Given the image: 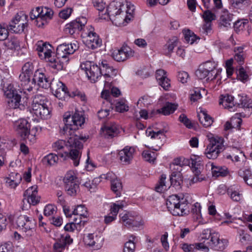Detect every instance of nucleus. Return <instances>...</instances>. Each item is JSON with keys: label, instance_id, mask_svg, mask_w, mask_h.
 <instances>
[{"label": "nucleus", "instance_id": "1", "mask_svg": "<svg viewBox=\"0 0 252 252\" xmlns=\"http://www.w3.org/2000/svg\"><path fill=\"white\" fill-rule=\"evenodd\" d=\"M64 126L63 128V134L68 136L67 142L63 140H59L52 144V148L55 151L62 150L65 146L68 148L69 152L65 153L67 157L72 161L75 166L79 164L80 159L82 155L83 145L80 140L84 139L80 137L75 132L79 126L85 122V118L82 113L76 111L73 115H64L63 118Z\"/></svg>", "mask_w": 252, "mask_h": 252}, {"label": "nucleus", "instance_id": "2", "mask_svg": "<svg viewBox=\"0 0 252 252\" xmlns=\"http://www.w3.org/2000/svg\"><path fill=\"white\" fill-rule=\"evenodd\" d=\"M167 207L173 216H183L189 212V203L183 197L172 195L166 201Z\"/></svg>", "mask_w": 252, "mask_h": 252}, {"label": "nucleus", "instance_id": "3", "mask_svg": "<svg viewBox=\"0 0 252 252\" xmlns=\"http://www.w3.org/2000/svg\"><path fill=\"white\" fill-rule=\"evenodd\" d=\"M47 99L42 95H37L33 99L32 103L29 109L30 112L37 118L47 119L50 118V110Z\"/></svg>", "mask_w": 252, "mask_h": 252}, {"label": "nucleus", "instance_id": "4", "mask_svg": "<svg viewBox=\"0 0 252 252\" xmlns=\"http://www.w3.org/2000/svg\"><path fill=\"white\" fill-rule=\"evenodd\" d=\"M209 143L205 151V154L209 159L217 158L224 150V139L221 137L214 136L209 138Z\"/></svg>", "mask_w": 252, "mask_h": 252}, {"label": "nucleus", "instance_id": "5", "mask_svg": "<svg viewBox=\"0 0 252 252\" xmlns=\"http://www.w3.org/2000/svg\"><path fill=\"white\" fill-rule=\"evenodd\" d=\"M17 226L21 228L28 237L34 234L35 221L31 215H20L16 220Z\"/></svg>", "mask_w": 252, "mask_h": 252}, {"label": "nucleus", "instance_id": "6", "mask_svg": "<svg viewBox=\"0 0 252 252\" xmlns=\"http://www.w3.org/2000/svg\"><path fill=\"white\" fill-rule=\"evenodd\" d=\"M63 181L66 193L71 196H76L79 190V186L75 172L71 170L68 171L65 174Z\"/></svg>", "mask_w": 252, "mask_h": 252}, {"label": "nucleus", "instance_id": "7", "mask_svg": "<svg viewBox=\"0 0 252 252\" xmlns=\"http://www.w3.org/2000/svg\"><path fill=\"white\" fill-rule=\"evenodd\" d=\"M4 95L6 97L7 107L9 109H17L23 110L25 106L21 103V96L18 94L17 91L9 86L4 92Z\"/></svg>", "mask_w": 252, "mask_h": 252}, {"label": "nucleus", "instance_id": "8", "mask_svg": "<svg viewBox=\"0 0 252 252\" xmlns=\"http://www.w3.org/2000/svg\"><path fill=\"white\" fill-rule=\"evenodd\" d=\"M134 7V5H131V7L126 11H123L116 14L111 13V15L113 16L111 22L113 24L117 27L126 26L133 18Z\"/></svg>", "mask_w": 252, "mask_h": 252}, {"label": "nucleus", "instance_id": "9", "mask_svg": "<svg viewBox=\"0 0 252 252\" xmlns=\"http://www.w3.org/2000/svg\"><path fill=\"white\" fill-rule=\"evenodd\" d=\"M28 26L27 16L21 12L18 13L12 18L8 27L9 31L16 33L24 32V29Z\"/></svg>", "mask_w": 252, "mask_h": 252}, {"label": "nucleus", "instance_id": "10", "mask_svg": "<svg viewBox=\"0 0 252 252\" xmlns=\"http://www.w3.org/2000/svg\"><path fill=\"white\" fill-rule=\"evenodd\" d=\"M80 68L84 70L88 78L92 82H95L101 76V72L100 67L94 63L86 61L81 63Z\"/></svg>", "mask_w": 252, "mask_h": 252}, {"label": "nucleus", "instance_id": "11", "mask_svg": "<svg viewBox=\"0 0 252 252\" xmlns=\"http://www.w3.org/2000/svg\"><path fill=\"white\" fill-rule=\"evenodd\" d=\"M189 165L191 168L194 176L191 179L193 183L200 182L205 179V176L201 174V170L203 168L202 161L199 157L193 155L189 159Z\"/></svg>", "mask_w": 252, "mask_h": 252}, {"label": "nucleus", "instance_id": "12", "mask_svg": "<svg viewBox=\"0 0 252 252\" xmlns=\"http://www.w3.org/2000/svg\"><path fill=\"white\" fill-rule=\"evenodd\" d=\"M79 48V44L77 41L70 43H63L59 45L56 49L57 56L69 61L68 56L73 54Z\"/></svg>", "mask_w": 252, "mask_h": 252}, {"label": "nucleus", "instance_id": "13", "mask_svg": "<svg viewBox=\"0 0 252 252\" xmlns=\"http://www.w3.org/2000/svg\"><path fill=\"white\" fill-rule=\"evenodd\" d=\"M228 241L226 239L220 238V235L217 232L212 233L210 240L207 242L203 241L202 243L205 244L208 248L210 247L216 251H221L223 250L227 245Z\"/></svg>", "mask_w": 252, "mask_h": 252}, {"label": "nucleus", "instance_id": "14", "mask_svg": "<svg viewBox=\"0 0 252 252\" xmlns=\"http://www.w3.org/2000/svg\"><path fill=\"white\" fill-rule=\"evenodd\" d=\"M49 87L55 96L59 99H64L66 96L70 95L65 85L58 79H53L50 83Z\"/></svg>", "mask_w": 252, "mask_h": 252}, {"label": "nucleus", "instance_id": "15", "mask_svg": "<svg viewBox=\"0 0 252 252\" xmlns=\"http://www.w3.org/2000/svg\"><path fill=\"white\" fill-rule=\"evenodd\" d=\"M85 34H86V36L83 41L89 48L94 49L100 46L101 41L94 32V29L93 27L90 26V28Z\"/></svg>", "mask_w": 252, "mask_h": 252}, {"label": "nucleus", "instance_id": "16", "mask_svg": "<svg viewBox=\"0 0 252 252\" xmlns=\"http://www.w3.org/2000/svg\"><path fill=\"white\" fill-rule=\"evenodd\" d=\"M51 82L45 70L37 69L34 73L31 83L34 86L37 84L38 86L47 89L49 87Z\"/></svg>", "mask_w": 252, "mask_h": 252}, {"label": "nucleus", "instance_id": "17", "mask_svg": "<svg viewBox=\"0 0 252 252\" xmlns=\"http://www.w3.org/2000/svg\"><path fill=\"white\" fill-rule=\"evenodd\" d=\"M30 124L25 119H20L14 123V128L21 137L24 139L29 138Z\"/></svg>", "mask_w": 252, "mask_h": 252}, {"label": "nucleus", "instance_id": "18", "mask_svg": "<svg viewBox=\"0 0 252 252\" xmlns=\"http://www.w3.org/2000/svg\"><path fill=\"white\" fill-rule=\"evenodd\" d=\"M134 52L128 46H123L120 49L115 50L112 53V57L117 62H123L133 57Z\"/></svg>", "mask_w": 252, "mask_h": 252}, {"label": "nucleus", "instance_id": "19", "mask_svg": "<svg viewBox=\"0 0 252 252\" xmlns=\"http://www.w3.org/2000/svg\"><path fill=\"white\" fill-rule=\"evenodd\" d=\"M146 134L147 136L150 137L152 139L156 140V147H152V149L158 151L163 144L162 141L165 139V135L163 130L154 131L151 128H148L146 131Z\"/></svg>", "mask_w": 252, "mask_h": 252}, {"label": "nucleus", "instance_id": "20", "mask_svg": "<svg viewBox=\"0 0 252 252\" xmlns=\"http://www.w3.org/2000/svg\"><path fill=\"white\" fill-rule=\"evenodd\" d=\"M86 22V19L84 17L78 18L70 23L66 24L64 31L66 33H68L72 35L75 33L81 31L85 26Z\"/></svg>", "mask_w": 252, "mask_h": 252}, {"label": "nucleus", "instance_id": "21", "mask_svg": "<svg viewBox=\"0 0 252 252\" xmlns=\"http://www.w3.org/2000/svg\"><path fill=\"white\" fill-rule=\"evenodd\" d=\"M37 192L36 185L29 188L24 193V200H26L30 205H36L40 199V197L37 195Z\"/></svg>", "mask_w": 252, "mask_h": 252}, {"label": "nucleus", "instance_id": "22", "mask_svg": "<svg viewBox=\"0 0 252 252\" xmlns=\"http://www.w3.org/2000/svg\"><path fill=\"white\" fill-rule=\"evenodd\" d=\"M121 220L126 226L137 227L140 225L138 221L139 218L135 213L126 212L124 215H120Z\"/></svg>", "mask_w": 252, "mask_h": 252}, {"label": "nucleus", "instance_id": "23", "mask_svg": "<svg viewBox=\"0 0 252 252\" xmlns=\"http://www.w3.org/2000/svg\"><path fill=\"white\" fill-rule=\"evenodd\" d=\"M73 240L67 233L61 234L54 244V249L56 252H62L66 245L72 243Z\"/></svg>", "mask_w": 252, "mask_h": 252}, {"label": "nucleus", "instance_id": "24", "mask_svg": "<svg viewBox=\"0 0 252 252\" xmlns=\"http://www.w3.org/2000/svg\"><path fill=\"white\" fill-rule=\"evenodd\" d=\"M49 65L52 68L60 71L63 70L68 62L67 60L62 59L58 56L49 57L47 60Z\"/></svg>", "mask_w": 252, "mask_h": 252}, {"label": "nucleus", "instance_id": "25", "mask_svg": "<svg viewBox=\"0 0 252 252\" xmlns=\"http://www.w3.org/2000/svg\"><path fill=\"white\" fill-rule=\"evenodd\" d=\"M84 241L87 245L95 250L101 247L103 238L97 235L94 236L93 234H89L85 238Z\"/></svg>", "mask_w": 252, "mask_h": 252}, {"label": "nucleus", "instance_id": "26", "mask_svg": "<svg viewBox=\"0 0 252 252\" xmlns=\"http://www.w3.org/2000/svg\"><path fill=\"white\" fill-rule=\"evenodd\" d=\"M134 152L135 149L133 147L126 146L119 152V159L125 164H129L133 158Z\"/></svg>", "mask_w": 252, "mask_h": 252}, {"label": "nucleus", "instance_id": "27", "mask_svg": "<svg viewBox=\"0 0 252 252\" xmlns=\"http://www.w3.org/2000/svg\"><path fill=\"white\" fill-rule=\"evenodd\" d=\"M36 50L38 51L40 57H43L45 59L47 60L52 55V47L50 44L40 41L36 43Z\"/></svg>", "mask_w": 252, "mask_h": 252}, {"label": "nucleus", "instance_id": "28", "mask_svg": "<svg viewBox=\"0 0 252 252\" xmlns=\"http://www.w3.org/2000/svg\"><path fill=\"white\" fill-rule=\"evenodd\" d=\"M22 177L16 172H11L8 176L5 178V184L11 189H15L21 183Z\"/></svg>", "mask_w": 252, "mask_h": 252}, {"label": "nucleus", "instance_id": "29", "mask_svg": "<svg viewBox=\"0 0 252 252\" xmlns=\"http://www.w3.org/2000/svg\"><path fill=\"white\" fill-rule=\"evenodd\" d=\"M132 4H128L126 0H114L111 2V13L116 14L123 11H126Z\"/></svg>", "mask_w": 252, "mask_h": 252}, {"label": "nucleus", "instance_id": "30", "mask_svg": "<svg viewBox=\"0 0 252 252\" xmlns=\"http://www.w3.org/2000/svg\"><path fill=\"white\" fill-rule=\"evenodd\" d=\"M31 75H30L28 74H26L21 72L20 74L19 75V78L21 82V85L22 87V91L25 94L28 93L27 92L30 93L32 90L33 85H32L31 80Z\"/></svg>", "mask_w": 252, "mask_h": 252}, {"label": "nucleus", "instance_id": "31", "mask_svg": "<svg viewBox=\"0 0 252 252\" xmlns=\"http://www.w3.org/2000/svg\"><path fill=\"white\" fill-rule=\"evenodd\" d=\"M156 77L159 85L165 90H167L170 87V80L167 78V72L163 69H158L156 71Z\"/></svg>", "mask_w": 252, "mask_h": 252}, {"label": "nucleus", "instance_id": "32", "mask_svg": "<svg viewBox=\"0 0 252 252\" xmlns=\"http://www.w3.org/2000/svg\"><path fill=\"white\" fill-rule=\"evenodd\" d=\"M182 249L184 252H196L198 250H201L205 252H208L209 249L201 243L189 244L185 243L182 245Z\"/></svg>", "mask_w": 252, "mask_h": 252}, {"label": "nucleus", "instance_id": "33", "mask_svg": "<svg viewBox=\"0 0 252 252\" xmlns=\"http://www.w3.org/2000/svg\"><path fill=\"white\" fill-rule=\"evenodd\" d=\"M233 20V15L230 13L225 9H223L220 13L219 24L220 26L230 27Z\"/></svg>", "mask_w": 252, "mask_h": 252}, {"label": "nucleus", "instance_id": "34", "mask_svg": "<svg viewBox=\"0 0 252 252\" xmlns=\"http://www.w3.org/2000/svg\"><path fill=\"white\" fill-rule=\"evenodd\" d=\"M221 96V98L219 102L220 104L222 105L225 108L228 109L230 111H234L235 109L233 108L235 106L234 97L228 94L222 95Z\"/></svg>", "mask_w": 252, "mask_h": 252}, {"label": "nucleus", "instance_id": "35", "mask_svg": "<svg viewBox=\"0 0 252 252\" xmlns=\"http://www.w3.org/2000/svg\"><path fill=\"white\" fill-rule=\"evenodd\" d=\"M123 186L120 179L114 174L111 175V190L116 194V197H119L121 194Z\"/></svg>", "mask_w": 252, "mask_h": 252}, {"label": "nucleus", "instance_id": "36", "mask_svg": "<svg viewBox=\"0 0 252 252\" xmlns=\"http://www.w3.org/2000/svg\"><path fill=\"white\" fill-rule=\"evenodd\" d=\"M210 73L211 79H215L217 75L216 70L217 63L213 61H208L201 64Z\"/></svg>", "mask_w": 252, "mask_h": 252}, {"label": "nucleus", "instance_id": "37", "mask_svg": "<svg viewBox=\"0 0 252 252\" xmlns=\"http://www.w3.org/2000/svg\"><path fill=\"white\" fill-rule=\"evenodd\" d=\"M235 105L242 108H250L251 106V100L246 95H238L235 98Z\"/></svg>", "mask_w": 252, "mask_h": 252}, {"label": "nucleus", "instance_id": "38", "mask_svg": "<svg viewBox=\"0 0 252 252\" xmlns=\"http://www.w3.org/2000/svg\"><path fill=\"white\" fill-rule=\"evenodd\" d=\"M198 117L200 123L205 127L211 126L213 122L212 118L205 111H201L198 114Z\"/></svg>", "mask_w": 252, "mask_h": 252}, {"label": "nucleus", "instance_id": "39", "mask_svg": "<svg viewBox=\"0 0 252 252\" xmlns=\"http://www.w3.org/2000/svg\"><path fill=\"white\" fill-rule=\"evenodd\" d=\"M108 175H101L99 178H94L92 182L90 181H87L83 185L87 188L91 192L94 191L97 185L100 182V179H107Z\"/></svg>", "mask_w": 252, "mask_h": 252}, {"label": "nucleus", "instance_id": "40", "mask_svg": "<svg viewBox=\"0 0 252 252\" xmlns=\"http://www.w3.org/2000/svg\"><path fill=\"white\" fill-rule=\"evenodd\" d=\"M211 170L214 177H224L228 174L227 168L225 166H218L212 164Z\"/></svg>", "mask_w": 252, "mask_h": 252}, {"label": "nucleus", "instance_id": "41", "mask_svg": "<svg viewBox=\"0 0 252 252\" xmlns=\"http://www.w3.org/2000/svg\"><path fill=\"white\" fill-rule=\"evenodd\" d=\"M177 104L167 102L162 108L158 110V111L164 115H168L173 113L177 109Z\"/></svg>", "mask_w": 252, "mask_h": 252}, {"label": "nucleus", "instance_id": "42", "mask_svg": "<svg viewBox=\"0 0 252 252\" xmlns=\"http://www.w3.org/2000/svg\"><path fill=\"white\" fill-rule=\"evenodd\" d=\"M240 114H236L231 119V122H226L224 125V129L227 130L232 128V124L237 123V127L239 130L240 129V126L242 124V120L239 118Z\"/></svg>", "mask_w": 252, "mask_h": 252}, {"label": "nucleus", "instance_id": "43", "mask_svg": "<svg viewBox=\"0 0 252 252\" xmlns=\"http://www.w3.org/2000/svg\"><path fill=\"white\" fill-rule=\"evenodd\" d=\"M4 44L9 49H16L20 46V42L16 37L12 36L5 39Z\"/></svg>", "mask_w": 252, "mask_h": 252}, {"label": "nucleus", "instance_id": "44", "mask_svg": "<svg viewBox=\"0 0 252 252\" xmlns=\"http://www.w3.org/2000/svg\"><path fill=\"white\" fill-rule=\"evenodd\" d=\"M166 177L164 174H162L159 181L158 185L156 187V190L158 192H162L168 188L170 186L169 184H167L166 182Z\"/></svg>", "mask_w": 252, "mask_h": 252}, {"label": "nucleus", "instance_id": "45", "mask_svg": "<svg viewBox=\"0 0 252 252\" xmlns=\"http://www.w3.org/2000/svg\"><path fill=\"white\" fill-rule=\"evenodd\" d=\"M115 108L116 111L119 113H124L129 110V107L126 104V100L124 98H122L116 101Z\"/></svg>", "mask_w": 252, "mask_h": 252}, {"label": "nucleus", "instance_id": "46", "mask_svg": "<svg viewBox=\"0 0 252 252\" xmlns=\"http://www.w3.org/2000/svg\"><path fill=\"white\" fill-rule=\"evenodd\" d=\"M58 159L59 158L57 155L53 153H50L44 157L42 161L44 164L46 165L51 166L56 164L57 163Z\"/></svg>", "mask_w": 252, "mask_h": 252}, {"label": "nucleus", "instance_id": "47", "mask_svg": "<svg viewBox=\"0 0 252 252\" xmlns=\"http://www.w3.org/2000/svg\"><path fill=\"white\" fill-rule=\"evenodd\" d=\"M234 52H235L234 60L239 64L241 65L243 64L245 58V54L243 51V48L242 47L235 48Z\"/></svg>", "mask_w": 252, "mask_h": 252}, {"label": "nucleus", "instance_id": "48", "mask_svg": "<svg viewBox=\"0 0 252 252\" xmlns=\"http://www.w3.org/2000/svg\"><path fill=\"white\" fill-rule=\"evenodd\" d=\"M101 70V75H103L105 80L109 81V70L110 69L109 62L106 60H103L101 63V66H99Z\"/></svg>", "mask_w": 252, "mask_h": 252}, {"label": "nucleus", "instance_id": "49", "mask_svg": "<svg viewBox=\"0 0 252 252\" xmlns=\"http://www.w3.org/2000/svg\"><path fill=\"white\" fill-rule=\"evenodd\" d=\"M196 76L199 79H203L206 78V81H212L213 79H211L210 77V73L205 70L201 65H200L198 69L195 72Z\"/></svg>", "mask_w": 252, "mask_h": 252}, {"label": "nucleus", "instance_id": "50", "mask_svg": "<svg viewBox=\"0 0 252 252\" xmlns=\"http://www.w3.org/2000/svg\"><path fill=\"white\" fill-rule=\"evenodd\" d=\"M110 83L109 81L105 80L104 87L103 91L101 92V97L105 99L107 101L110 102Z\"/></svg>", "mask_w": 252, "mask_h": 252}, {"label": "nucleus", "instance_id": "51", "mask_svg": "<svg viewBox=\"0 0 252 252\" xmlns=\"http://www.w3.org/2000/svg\"><path fill=\"white\" fill-rule=\"evenodd\" d=\"M135 238V236L133 235L130 236L128 241L125 244L123 250L124 252H134L135 251V245L133 242Z\"/></svg>", "mask_w": 252, "mask_h": 252}, {"label": "nucleus", "instance_id": "52", "mask_svg": "<svg viewBox=\"0 0 252 252\" xmlns=\"http://www.w3.org/2000/svg\"><path fill=\"white\" fill-rule=\"evenodd\" d=\"M100 135L102 137L108 139L110 136V125L109 123L105 121L100 129Z\"/></svg>", "mask_w": 252, "mask_h": 252}, {"label": "nucleus", "instance_id": "53", "mask_svg": "<svg viewBox=\"0 0 252 252\" xmlns=\"http://www.w3.org/2000/svg\"><path fill=\"white\" fill-rule=\"evenodd\" d=\"M72 215H76L80 217L85 218L88 215L87 209L84 205H78L72 211Z\"/></svg>", "mask_w": 252, "mask_h": 252}, {"label": "nucleus", "instance_id": "54", "mask_svg": "<svg viewBox=\"0 0 252 252\" xmlns=\"http://www.w3.org/2000/svg\"><path fill=\"white\" fill-rule=\"evenodd\" d=\"M177 41L176 38L170 39L164 46L163 49L166 51V54H170L172 53L174 47L177 45Z\"/></svg>", "mask_w": 252, "mask_h": 252}, {"label": "nucleus", "instance_id": "55", "mask_svg": "<svg viewBox=\"0 0 252 252\" xmlns=\"http://www.w3.org/2000/svg\"><path fill=\"white\" fill-rule=\"evenodd\" d=\"M124 204L123 202H120L118 204L115 203L113 204V207H111V221L115 220L117 214L120 209L123 208Z\"/></svg>", "mask_w": 252, "mask_h": 252}, {"label": "nucleus", "instance_id": "56", "mask_svg": "<svg viewBox=\"0 0 252 252\" xmlns=\"http://www.w3.org/2000/svg\"><path fill=\"white\" fill-rule=\"evenodd\" d=\"M142 156L145 160L153 162L156 159L157 154L150 151H145L142 153Z\"/></svg>", "mask_w": 252, "mask_h": 252}, {"label": "nucleus", "instance_id": "57", "mask_svg": "<svg viewBox=\"0 0 252 252\" xmlns=\"http://www.w3.org/2000/svg\"><path fill=\"white\" fill-rule=\"evenodd\" d=\"M185 39L188 43H189L190 44H192L197 39V37L193 32L188 30L187 31H185Z\"/></svg>", "mask_w": 252, "mask_h": 252}, {"label": "nucleus", "instance_id": "58", "mask_svg": "<svg viewBox=\"0 0 252 252\" xmlns=\"http://www.w3.org/2000/svg\"><path fill=\"white\" fill-rule=\"evenodd\" d=\"M238 78L243 83H245L249 80V75L242 66H240L238 70Z\"/></svg>", "mask_w": 252, "mask_h": 252}, {"label": "nucleus", "instance_id": "59", "mask_svg": "<svg viewBox=\"0 0 252 252\" xmlns=\"http://www.w3.org/2000/svg\"><path fill=\"white\" fill-rule=\"evenodd\" d=\"M247 24L248 22L246 20H238L234 23V30L237 32L242 31L245 29Z\"/></svg>", "mask_w": 252, "mask_h": 252}, {"label": "nucleus", "instance_id": "60", "mask_svg": "<svg viewBox=\"0 0 252 252\" xmlns=\"http://www.w3.org/2000/svg\"><path fill=\"white\" fill-rule=\"evenodd\" d=\"M202 18L205 22L211 23L212 21L216 19V16L214 13L209 10H207L203 12Z\"/></svg>", "mask_w": 252, "mask_h": 252}, {"label": "nucleus", "instance_id": "61", "mask_svg": "<svg viewBox=\"0 0 252 252\" xmlns=\"http://www.w3.org/2000/svg\"><path fill=\"white\" fill-rule=\"evenodd\" d=\"M57 212V207L52 204L47 205L44 210V214L46 216L54 215Z\"/></svg>", "mask_w": 252, "mask_h": 252}, {"label": "nucleus", "instance_id": "62", "mask_svg": "<svg viewBox=\"0 0 252 252\" xmlns=\"http://www.w3.org/2000/svg\"><path fill=\"white\" fill-rule=\"evenodd\" d=\"M34 70V66L30 62L26 63L22 68V72L32 76Z\"/></svg>", "mask_w": 252, "mask_h": 252}, {"label": "nucleus", "instance_id": "63", "mask_svg": "<svg viewBox=\"0 0 252 252\" xmlns=\"http://www.w3.org/2000/svg\"><path fill=\"white\" fill-rule=\"evenodd\" d=\"M177 77L178 80L183 84L187 83L190 79L189 73L184 71L178 72Z\"/></svg>", "mask_w": 252, "mask_h": 252}, {"label": "nucleus", "instance_id": "64", "mask_svg": "<svg viewBox=\"0 0 252 252\" xmlns=\"http://www.w3.org/2000/svg\"><path fill=\"white\" fill-rule=\"evenodd\" d=\"M0 252H13V245L11 242H7L0 246Z\"/></svg>", "mask_w": 252, "mask_h": 252}]
</instances>
